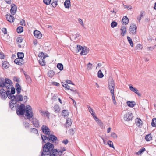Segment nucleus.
Masks as SVG:
<instances>
[{"label":"nucleus","mask_w":156,"mask_h":156,"mask_svg":"<svg viewBox=\"0 0 156 156\" xmlns=\"http://www.w3.org/2000/svg\"><path fill=\"white\" fill-rule=\"evenodd\" d=\"M4 58V55L2 53L0 52V58L2 59Z\"/></svg>","instance_id":"nucleus-64"},{"label":"nucleus","mask_w":156,"mask_h":156,"mask_svg":"<svg viewBox=\"0 0 156 156\" xmlns=\"http://www.w3.org/2000/svg\"><path fill=\"white\" fill-rule=\"evenodd\" d=\"M96 119H95V120L97 122L99 125L100 127L102 128L103 127V123L101 122V121L99 120V119L97 117H95Z\"/></svg>","instance_id":"nucleus-27"},{"label":"nucleus","mask_w":156,"mask_h":156,"mask_svg":"<svg viewBox=\"0 0 156 156\" xmlns=\"http://www.w3.org/2000/svg\"><path fill=\"white\" fill-rule=\"evenodd\" d=\"M145 149L144 148H142L140 149L138 152L136 153V154L137 155L140 154L143 152L145 151Z\"/></svg>","instance_id":"nucleus-44"},{"label":"nucleus","mask_w":156,"mask_h":156,"mask_svg":"<svg viewBox=\"0 0 156 156\" xmlns=\"http://www.w3.org/2000/svg\"><path fill=\"white\" fill-rule=\"evenodd\" d=\"M31 107L29 105H28L25 107V105L23 104H21L18 107L16 110V112L17 114L19 115H23L25 112H26V116L28 119H30V118H32L33 115V114L32 112Z\"/></svg>","instance_id":"nucleus-2"},{"label":"nucleus","mask_w":156,"mask_h":156,"mask_svg":"<svg viewBox=\"0 0 156 156\" xmlns=\"http://www.w3.org/2000/svg\"><path fill=\"white\" fill-rule=\"evenodd\" d=\"M69 113L67 110H63L62 112V114L64 116H67L68 115Z\"/></svg>","instance_id":"nucleus-40"},{"label":"nucleus","mask_w":156,"mask_h":156,"mask_svg":"<svg viewBox=\"0 0 156 156\" xmlns=\"http://www.w3.org/2000/svg\"><path fill=\"white\" fill-rule=\"evenodd\" d=\"M127 38L128 41L129 43H130L131 46V47H133V44L132 39L130 38V37L128 36L127 37Z\"/></svg>","instance_id":"nucleus-43"},{"label":"nucleus","mask_w":156,"mask_h":156,"mask_svg":"<svg viewBox=\"0 0 156 156\" xmlns=\"http://www.w3.org/2000/svg\"><path fill=\"white\" fill-rule=\"evenodd\" d=\"M66 82L68 84H72L73 85H74V84L72 83V81L70 80H66Z\"/></svg>","instance_id":"nucleus-60"},{"label":"nucleus","mask_w":156,"mask_h":156,"mask_svg":"<svg viewBox=\"0 0 156 156\" xmlns=\"http://www.w3.org/2000/svg\"><path fill=\"white\" fill-rule=\"evenodd\" d=\"M127 104L128 106L131 107H134L136 105L135 102L133 101H128L127 102Z\"/></svg>","instance_id":"nucleus-24"},{"label":"nucleus","mask_w":156,"mask_h":156,"mask_svg":"<svg viewBox=\"0 0 156 156\" xmlns=\"http://www.w3.org/2000/svg\"><path fill=\"white\" fill-rule=\"evenodd\" d=\"M65 150H66L64 148L63 149H62L61 150H59V149L57 150V152H56L58 154V155L59 156H60L63 153V151H65Z\"/></svg>","instance_id":"nucleus-35"},{"label":"nucleus","mask_w":156,"mask_h":156,"mask_svg":"<svg viewBox=\"0 0 156 156\" xmlns=\"http://www.w3.org/2000/svg\"><path fill=\"white\" fill-rule=\"evenodd\" d=\"M89 48L85 47H83L80 54L81 55H85L89 53Z\"/></svg>","instance_id":"nucleus-11"},{"label":"nucleus","mask_w":156,"mask_h":156,"mask_svg":"<svg viewBox=\"0 0 156 156\" xmlns=\"http://www.w3.org/2000/svg\"><path fill=\"white\" fill-rule=\"evenodd\" d=\"M76 130L75 128H72L69 130V132L70 134L73 135Z\"/></svg>","instance_id":"nucleus-49"},{"label":"nucleus","mask_w":156,"mask_h":156,"mask_svg":"<svg viewBox=\"0 0 156 156\" xmlns=\"http://www.w3.org/2000/svg\"><path fill=\"white\" fill-rule=\"evenodd\" d=\"M120 30L121 31V34L122 36H124L126 32V29L124 26H122Z\"/></svg>","instance_id":"nucleus-19"},{"label":"nucleus","mask_w":156,"mask_h":156,"mask_svg":"<svg viewBox=\"0 0 156 156\" xmlns=\"http://www.w3.org/2000/svg\"><path fill=\"white\" fill-rule=\"evenodd\" d=\"M16 89L17 94H20L21 90V87L19 84L17 83L16 84Z\"/></svg>","instance_id":"nucleus-21"},{"label":"nucleus","mask_w":156,"mask_h":156,"mask_svg":"<svg viewBox=\"0 0 156 156\" xmlns=\"http://www.w3.org/2000/svg\"><path fill=\"white\" fill-rule=\"evenodd\" d=\"M17 56L18 58L22 59V58L24 57V54L23 52H18L17 53Z\"/></svg>","instance_id":"nucleus-32"},{"label":"nucleus","mask_w":156,"mask_h":156,"mask_svg":"<svg viewBox=\"0 0 156 156\" xmlns=\"http://www.w3.org/2000/svg\"><path fill=\"white\" fill-rule=\"evenodd\" d=\"M41 55L43 56V58H41V59L39 60V62L40 64L42 66H44L45 65V62L44 59L45 58V56L44 53L42 52L41 53Z\"/></svg>","instance_id":"nucleus-17"},{"label":"nucleus","mask_w":156,"mask_h":156,"mask_svg":"<svg viewBox=\"0 0 156 156\" xmlns=\"http://www.w3.org/2000/svg\"><path fill=\"white\" fill-rule=\"evenodd\" d=\"M137 29V27L135 25H131L129 29V31L130 34H135Z\"/></svg>","instance_id":"nucleus-7"},{"label":"nucleus","mask_w":156,"mask_h":156,"mask_svg":"<svg viewBox=\"0 0 156 156\" xmlns=\"http://www.w3.org/2000/svg\"><path fill=\"white\" fill-rule=\"evenodd\" d=\"M124 7L125 8H126L128 10L131 9L132 8V6L130 5H124Z\"/></svg>","instance_id":"nucleus-56"},{"label":"nucleus","mask_w":156,"mask_h":156,"mask_svg":"<svg viewBox=\"0 0 156 156\" xmlns=\"http://www.w3.org/2000/svg\"><path fill=\"white\" fill-rule=\"evenodd\" d=\"M111 136L114 138H116L117 137V134L114 132L111 133Z\"/></svg>","instance_id":"nucleus-50"},{"label":"nucleus","mask_w":156,"mask_h":156,"mask_svg":"<svg viewBox=\"0 0 156 156\" xmlns=\"http://www.w3.org/2000/svg\"><path fill=\"white\" fill-rule=\"evenodd\" d=\"M68 140L67 139L64 140L62 141V143H64L65 145H66L68 143Z\"/></svg>","instance_id":"nucleus-63"},{"label":"nucleus","mask_w":156,"mask_h":156,"mask_svg":"<svg viewBox=\"0 0 156 156\" xmlns=\"http://www.w3.org/2000/svg\"><path fill=\"white\" fill-rule=\"evenodd\" d=\"M17 10V7L16 5L14 4L11 5V8L10 9L11 13L13 15L15 14Z\"/></svg>","instance_id":"nucleus-12"},{"label":"nucleus","mask_w":156,"mask_h":156,"mask_svg":"<svg viewBox=\"0 0 156 156\" xmlns=\"http://www.w3.org/2000/svg\"><path fill=\"white\" fill-rule=\"evenodd\" d=\"M108 144L110 147L113 148H114V147L113 146V143L111 141H108Z\"/></svg>","instance_id":"nucleus-48"},{"label":"nucleus","mask_w":156,"mask_h":156,"mask_svg":"<svg viewBox=\"0 0 156 156\" xmlns=\"http://www.w3.org/2000/svg\"><path fill=\"white\" fill-rule=\"evenodd\" d=\"M57 66L60 70H62L63 69V65L61 63L58 64Z\"/></svg>","instance_id":"nucleus-36"},{"label":"nucleus","mask_w":156,"mask_h":156,"mask_svg":"<svg viewBox=\"0 0 156 156\" xmlns=\"http://www.w3.org/2000/svg\"><path fill=\"white\" fill-rule=\"evenodd\" d=\"M48 137H47L45 135H41V138L43 142L46 143H49L48 141L53 143H55L56 144L58 143V140H57V137L52 134H50L49 135Z\"/></svg>","instance_id":"nucleus-4"},{"label":"nucleus","mask_w":156,"mask_h":156,"mask_svg":"<svg viewBox=\"0 0 156 156\" xmlns=\"http://www.w3.org/2000/svg\"><path fill=\"white\" fill-rule=\"evenodd\" d=\"M145 139L147 141H149L151 140L152 137L150 134L146 135L145 137Z\"/></svg>","instance_id":"nucleus-38"},{"label":"nucleus","mask_w":156,"mask_h":156,"mask_svg":"<svg viewBox=\"0 0 156 156\" xmlns=\"http://www.w3.org/2000/svg\"><path fill=\"white\" fill-rule=\"evenodd\" d=\"M17 32L18 33H20L21 32H22L23 31V28L22 26H19L16 29Z\"/></svg>","instance_id":"nucleus-34"},{"label":"nucleus","mask_w":156,"mask_h":156,"mask_svg":"<svg viewBox=\"0 0 156 156\" xmlns=\"http://www.w3.org/2000/svg\"><path fill=\"white\" fill-rule=\"evenodd\" d=\"M72 122L71 120V119L70 118H68L66 119V126H69L71 125Z\"/></svg>","instance_id":"nucleus-26"},{"label":"nucleus","mask_w":156,"mask_h":156,"mask_svg":"<svg viewBox=\"0 0 156 156\" xmlns=\"http://www.w3.org/2000/svg\"><path fill=\"white\" fill-rule=\"evenodd\" d=\"M0 87H5L7 89V97L11 99L9 102V106L11 108H13L15 105L16 101H14L15 96L14 94L15 93V89L12 85V82L9 79L3 78H0Z\"/></svg>","instance_id":"nucleus-1"},{"label":"nucleus","mask_w":156,"mask_h":156,"mask_svg":"<svg viewBox=\"0 0 156 156\" xmlns=\"http://www.w3.org/2000/svg\"><path fill=\"white\" fill-rule=\"evenodd\" d=\"M0 97L1 99L5 100L7 98V90L2 88L0 90Z\"/></svg>","instance_id":"nucleus-6"},{"label":"nucleus","mask_w":156,"mask_h":156,"mask_svg":"<svg viewBox=\"0 0 156 156\" xmlns=\"http://www.w3.org/2000/svg\"><path fill=\"white\" fill-rule=\"evenodd\" d=\"M151 125L153 127L156 126V118H153L152 121Z\"/></svg>","instance_id":"nucleus-42"},{"label":"nucleus","mask_w":156,"mask_h":156,"mask_svg":"<svg viewBox=\"0 0 156 156\" xmlns=\"http://www.w3.org/2000/svg\"><path fill=\"white\" fill-rule=\"evenodd\" d=\"M15 98L14 101L16 102V104L17 102L22 101H23V97L22 95L17 94L15 96Z\"/></svg>","instance_id":"nucleus-10"},{"label":"nucleus","mask_w":156,"mask_h":156,"mask_svg":"<svg viewBox=\"0 0 156 156\" xmlns=\"http://www.w3.org/2000/svg\"><path fill=\"white\" fill-rule=\"evenodd\" d=\"M23 125L25 128H28L30 124L27 122H25L23 123Z\"/></svg>","instance_id":"nucleus-54"},{"label":"nucleus","mask_w":156,"mask_h":156,"mask_svg":"<svg viewBox=\"0 0 156 156\" xmlns=\"http://www.w3.org/2000/svg\"><path fill=\"white\" fill-rule=\"evenodd\" d=\"M30 132L31 133L38 134V131L37 129L35 128H32L30 129Z\"/></svg>","instance_id":"nucleus-31"},{"label":"nucleus","mask_w":156,"mask_h":156,"mask_svg":"<svg viewBox=\"0 0 156 156\" xmlns=\"http://www.w3.org/2000/svg\"><path fill=\"white\" fill-rule=\"evenodd\" d=\"M16 41L17 43H21L23 41V39L21 37H18L16 39Z\"/></svg>","instance_id":"nucleus-47"},{"label":"nucleus","mask_w":156,"mask_h":156,"mask_svg":"<svg viewBox=\"0 0 156 156\" xmlns=\"http://www.w3.org/2000/svg\"><path fill=\"white\" fill-rule=\"evenodd\" d=\"M111 93V94H112V99L113 103L115 105H116L117 103L115 100L114 93Z\"/></svg>","instance_id":"nucleus-39"},{"label":"nucleus","mask_w":156,"mask_h":156,"mask_svg":"<svg viewBox=\"0 0 156 156\" xmlns=\"http://www.w3.org/2000/svg\"><path fill=\"white\" fill-rule=\"evenodd\" d=\"M40 112L41 113L42 115L44 116H46L48 117H49V114L48 111H44L43 110H40Z\"/></svg>","instance_id":"nucleus-23"},{"label":"nucleus","mask_w":156,"mask_h":156,"mask_svg":"<svg viewBox=\"0 0 156 156\" xmlns=\"http://www.w3.org/2000/svg\"><path fill=\"white\" fill-rule=\"evenodd\" d=\"M54 111L56 113L60 111L59 106L58 105H55L53 108Z\"/></svg>","instance_id":"nucleus-29"},{"label":"nucleus","mask_w":156,"mask_h":156,"mask_svg":"<svg viewBox=\"0 0 156 156\" xmlns=\"http://www.w3.org/2000/svg\"><path fill=\"white\" fill-rule=\"evenodd\" d=\"M137 120V121L136 122V125L138 127H140V126L142 125V121L139 118H137L136 119V121Z\"/></svg>","instance_id":"nucleus-28"},{"label":"nucleus","mask_w":156,"mask_h":156,"mask_svg":"<svg viewBox=\"0 0 156 156\" xmlns=\"http://www.w3.org/2000/svg\"><path fill=\"white\" fill-rule=\"evenodd\" d=\"M20 24L21 25H25V20H22L20 22Z\"/></svg>","instance_id":"nucleus-58"},{"label":"nucleus","mask_w":156,"mask_h":156,"mask_svg":"<svg viewBox=\"0 0 156 156\" xmlns=\"http://www.w3.org/2000/svg\"><path fill=\"white\" fill-rule=\"evenodd\" d=\"M23 101H24V102H26L27 100V97L26 96H24L23 97Z\"/></svg>","instance_id":"nucleus-62"},{"label":"nucleus","mask_w":156,"mask_h":156,"mask_svg":"<svg viewBox=\"0 0 156 156\" xmlns=\"http://www.w3.org/2000/svg\"><path fill=\"white\" fill-rule=\"evenodd\" d=\"M14 62L18 65H21L24 63L23 60L19 58H16L14 60Z\"/></svg>","instance_id":"nucleus-14"},{"label":"nucleus","mask_w":156,"mask_h":156,"mask_svg":"<svg viewBox=\"0 0 156 156\" xmlns=\"http://www.w3.org/2000/svg\"><path fill=\"white\" fill-rule=\"evenodd\" d=\"M129 88L132 91L134 92V93L136 94L139 96H141V94L138 92V90L136 88L133 87L131 86H129Z\"/></svg>","instance_id":"nucleus-15"},{"label":"nucleus","mask_w":156,"mask_h":156,"mask_svg":"<svg viewBox=\"0 0 156 156\" xmlns=\"http://www.w3.org/2000/svg\"><path fill=\"white\" fill-rule=\"evenodd\" d=\"M42 131L46 134L49 135L50 133V131L49 128L46 126L43 125L41 127Z\"/></svg>","instance_id":"nucleus-8"},{"label":"nucleus","mask_w":156,"mask_h":156,"mask_svg":"<svg viewBox=\"0 0 156 156\" xmlns=\"http://www.w3.org/2000/svg\"><path fill=\"white\" fill-rule=\"evenodd\" d=\"M6 18L8 21L10 22H13L14 17L12 15L7 14L6 16Z\"/></svg>","instance_id":"nucleus-20"},{"label":"nucleus","mask_w":156,"mask_h":156,"mask_svg":"<svg viewBox=\"0 0 156 156\" xmlns=\"http://www.w3.org/2000/svg\"><path fill=\"white\" fill-rule=\"evenodd\" d=\"M111 27L112 28H114L117 25V23L115 21H112L111 23Z\"/></svg>","instance_id":"nucleus-46"},{"label":"nucleus","mask_w":156,"mask_h":156,"mask_svg":"<svg viewBox=\"0 0 156 156\" xmlns=\"http://www.w3.org/2000/svg\"><path fill=\"white\" fill-rule=\"evenodd\" d=\"M52 84L53 85H54L55 86H58L59 85V83H58L55 82H52Z\"/></svg>","instance_id":"nucleus-61"},{"label":"nucleus","mask_w":156,"mask_h":156,"mask_svg":"<svg viewBox=\"0 0 156 156\" xmlns=\"http://www.w3.org/2000/svg\"><path fill=\"white\" fill-rule=\"evenodd\" d=\"M128 18L126 16H124L122 20V23L123 24H125V25H126L128 24Z\"/></svg>","instance_id":"nucleus-18"},{"label":"nucleus","mask_w":156,"mask_h":156,"mask_svg":"<svg viewBox=\"0 0 156 156\" xmlns=\"http://www.w3.org/2000/svg\"><path fill=\"white\" fill-rule=\"evenodd\" d=\"M32 122L35 127L38 128L40 126L39 121L37 119L33 118Z\"/></svg>","instance_id":"nucleus-16"},{"label":"nucleus","mask_w":156,"mask_h":156,"mask_svg":"<svg viewBox=\"0 0 156 156\" xmlns=\"http://www.w3.org/2000/svg\"><path fill=\"white\" fill-rule=\"evenodd\" d=\"M78 22L80 23L81 24V25L83 27L84 26V24L83 23V22L82 20L80 19H79L78 20Z\"/></svg>","instance_id":"nucleus-57"},{"label":"nucleus","mask_w":156,"mask_h":156,"mask_svg":"<svg viewBox=\"0 0 156 156\" xmlns=\"http://www.w3.org/2000/svg\"><path fill=\"white\" fill-rule=\"evenodd\" d=\"M35 37L37 38L41 39L42 36V34L39 31L35 30L34 32Z\"/></svg>","instance_id":"nucleus-13"},{"label":"nucleus","mask_w":156,"mask_h":156,"mask_svg":"<svg viewBox=\"0 0 156 156\" xmlns=\"http://www.w3.org/2000/svg\"><path fill=\"white\" fill-rule=\"evenodd\" d=\"M24 75H25L26 79L28 80V81H30L31 80L30 78V76L28 75H27L24 73Z\"/></svg>","instance_id":"nucleus-53"},{"label":"nucleus","mask_w":156,"mask_h":156,"mask_svg":"<svg viewBox=\"0 0 156 156\" xmlns=\"http://www.w3.org/2000/svg\"><path fill=\"white\" fill-rule=\"evenodd\" d=\"M55 74L54 72L52 70H51L48 73V76L51 78Z\"/></svg>","instance_id":"nucleus-33"},{"label":"nucleus","mask_w":156,"mask_h":156,"mask_svg":"<svg viewBox=\"0 0 156 156\" xmlns=\"http://www.w3.org/2000/svg\"><path fill=\"white\" fill-rule=\"evenodd\" d=\"M58 0H51L50 3L53 7H55L57 5Z\"/></svg>","instance_id":"nucleus-25"},{"label":"nucleus","mask_w":156,"mask_h":156,"mask_svg":"<svg viewBox=\"0 0 156 156\" xmlns=\"http://www.w3.org/2000/svg\"><path fill=\"white\" fill-rule=\"evenodd\" d=\"M62 86L64 87L66 89L68 90L69 89L70 87L68 84H66L64 82H62Z\"/></svg>","instance_id":"nucleus-45"},{"label":"nucleus","mask_w":156,"mask_h":156,"mask_svg":"<svg viewBox=\"0 0 156 156\" xmlns=\"http://www.w3.org/2000/svg\"><path fill=\"white\" fill-rule=\"evenodd\" d=\"M133 116V115L132 113H129V112H128V113H126V114L124 115V119L125 121H129L132 119Z\"/></svg>","instance_id":"nucleus-9"},{"label":"nucleus","mask_w":156,"mask_h":156,"mask_svg":"<svg viewBox=\"0 0 156 156\" xmlns=\"http://www.w3.org/2000/svg\"><path fill=\"white\" fill-rule=\"evenodd\" d=\"M92 64H91L90 63H89L87 65V69L88 70H90L92 68Z\"/></svg>","instance_id":"nucleus-51"},{"label":"nucleus","mask_w":156,"mask_h":156,"mask_svg":"<svg viewBox=\"0 0 156 156\" xmlns=\"http://www.w3.org/2000/svg\"><path fill=\"white\" fill-rule=\"evenodd\" d=\"M51 0H43L44 2L47 5L50 4Z\"/></svg>","instance_id":"nucleus-52"},{"label":"nucleus","mask_w":156,"mask_h":156,"mask_svg":"<svg viewBox=\"0 0 156 156\" xmlns=\"http://www.w3.org/2000/svg\"><path fill=\"white\" fill-rule=\"evenodd\" d=\"M64 5L66 8H69L71 6L70 1L66 0L64 2Z\"/></svg>","instance_id":"nucleus-22"},{"label":"nucleus","mask_w":156,"mask_h":156,"mask_svg":"<svg viewBox=\"0 0 156 156\" xmlns=\"http://www.w3.org/2000/svg\"><path fill=\"white\" fill-rule=\"evenodd\" d=\"M2 31L3 33L4 34H5L7 33V29L6 28H3L2 29Z\"/></svg>","instance_id":"nucleus-55"},{"label":"nucleus","mask_w":156,"mask_h":156,"mask_svg":"<svg viewBox=\"0 0 156 156\" xmlns=\"http://www.w3.org/2000/svg\"><path fill=\"white\" fill-rule=\"evenodd\" d=\"M54 146L51 143H48L43 147L41 156H58L57 149H53Z\"/></svg>","instance_id":"nucleus-3"},{"label":"nucleus","mask_w":156,"mask_h":156,"mask_svg":"<svg viewBox=\"0 0 156 156\" xmlns=\"http://www.w3.org/2000/svg\"><path fill=\"white\" fill-rule=\"evenodd\" d=\"M98 77L99 78H102L103 76L104 75L102 73L101 70H99L98 73Z\"/></svg>","instance_id":"nucleus-41"},{"label":"nucleus","mask_w":156,"mask_h":156,"mask_svg":"<svg viewBox=\"0 0 156 156\" xmlns=\"http://www.w3.org/2000/svg\"><path fill=\"white\" fill-rule=\"evenodd\" d=\"M83 47H82L80 45H77V46L76 48V52H79L81 50H82Z\"/></svg>","instance_id":"nucleus-37"},{"label":"nucleus","mask_w":156,"mask_h":156,"mask_svg":"<svg viewBox=\"0 0 156 156\" xmlns=\"http://www.w3.org/2000/svg\"><path fill=\"white\" fill-rule=\"evenodd\" d=\"M8 63L6 61H5L2 63V66L3 68L7 69L8 68Z\"/></svg>","instance_id":"nucleus-30"},{"label":"nucleus","mask_w":156,"mask_h":156,"mask_svg":"<svg viewBox=\"0 0 156 156\" xmlns=\"http://www.w3.org/2000/svg\"><path fill=\"white\" fill-rule=\"evenodd\" d=\"M87 107L88 108L89 112L90 113H91V112H94L93 111L92 109L89 106H87Z\"/></svg>","instance_id":"nucleus-59"},{"label":"nucleus","mask_w":156,"mask_h":156,"mask_svg":"<svg viewBox=\"0 0 156 156\" xmlns=\"http://www.w3.org/2000/svg\"><path fill=\"white\" fill-rule=\"evenodd\" d=\"M109 89L111 93H114L115 84L114 81L112 79H110L108 81Z\"/></svg>","instance_id":"nucleus-5"}]
</instances>
